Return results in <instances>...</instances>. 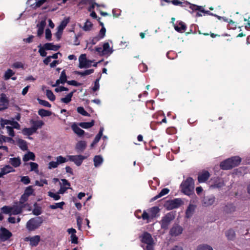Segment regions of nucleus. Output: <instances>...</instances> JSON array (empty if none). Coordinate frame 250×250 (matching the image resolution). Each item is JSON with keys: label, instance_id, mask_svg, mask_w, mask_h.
<instances>
[{"label": "nucleus", "instance_id": "nucleus-1", "mask_svg": "<svg viewBox=\"0 0 250 250\" xmlns=\"http://www.w3.org/2000/svg\"><path fill=\"white\" fill-rule=\"evenodd\" d=\"M241 158L237 156L231 157L220 163V167L223 170H229L238 166L241 162Z\"/></svg>", "mask_w": 250, "mask_h": 250}, {"label": "nucleus", "instance_id": "nucleus-2", "mask_svg": "<svg viewBox=\"0 0 250 250\" xmlns=\"http://www.w3.org/2000/svg\"><path fill=\"white\" fill-rule=\"evenodd\" d=\"M194 182L191 177L188 178L181 184V188L183 193L186 195H190L194 190Z\"/></svg>", "mask_w": 250, "mask_h": 250}, {"label": "nucleus", "instance_id": "nucleus-3", "mask_svg": "<svg viewBox=\"0 0 250 250\" xmlns=\"http://www.w3.org/2000/svg\"><path fill=\"white\" fill-rule=\"evenodd\" d=\"M42 217H36L29 220L26 224V228L29 231H33L38 229L43 223Z\"/></svg>", "mask_w": 250, "mask_h": 250}, {"label": "nucleus", "instance_id": "nucleus-4", "mask_svg": "<svg viewBox=\"0 0 250 250\" xmlns=\"http://www.w3.org/2000/svg\"><path fill=\"white\" fill-rule=\"evenodd\" d=\"M175 218V216L172 212L167 213L161 221V228L163 229H167L171 221Z\"/></svg>", "mask_w": 250, "mask_h": 250}, {"label": "nucleus", "instance_id": "nucleus-5", "mask_svg": "<svg viewBox=\"0 0 250 250\" xmlns=\"http://www.w3.org/2000/svg\"><path fill=\"white\" fill-rule=\"evenodd\" d=\"M183 201L180 198H176L173 200L167 201L165 204V207L167 210H172L180 207Z\"/></svg>", "mask_w": 250, "mask_h": 250}, {"label": "nucleus", "instance_id": "nucleus-6", "mask_svg": "<svg viewBox=\"0 0 250 250\" xmlns=\"http://www.w3.org/2000/svg\"><path fill=\"white\" fill-rule=\"evenodd\" d=\"M12 236V233L7 229L1 227L0 228V241L5 242Z\"/></svg>", "mask_w": 250, "mask_h": 250}, {"label": "nucleus", "instance_id": "nucleus-7", "mask_svg": "<svg viewBox=\"0 0 250 250\" xmlns=\"http://www.w3.org/2000/svg\"><path fill=\"white\" fill-rule=\"evenodd\" d=\"M79 67L80 68H89L91 66L92 61L86 59L85 54H82L79 57Z\"/></svg>", "mask_w": 250, "mask_h": 250}, {"label": "nucleus", "instance_id": "nucleus-8", "mask_svg": "<svg viewBox=\"0 0 250 250\" xmlns=\"http://www.w3.org/2000/svg\"><path fill=\"white\" fill-rule=\"evenodd\" d=\"M25 242H29V245L31 247H37L41 241V237L37 235L34 236H28L23 239Z\"/></svg>", "mask_w": 250, "mask_h": 250}, {"label": "nucleus", "instance_id": "nucleus-9", "mask_svg": "<svg viewBox=\"0 0 250 250\" xmlns=\"http://www.w3.org/2000/svg\"><path fill=\"white\" fill-rule=\"evenodd\" d=\"M67 157L68 160L74 162L77 166H81L83 161L87 158V157L82 155H68Z\"/></svg>", "mask_w": 250, "mask_h": 250}, {"label": "nucleus", "instance_id": "nucleus-10", "mask_svg": "<svg viewBox=\"0 0 250 250\" xmlns=\"http://www.w3.org/2000/svg\"><path fill=\"white\" fill-rule=\"evenodd\" d=\"M183 229L180 226L175 224L171 228L169 231V234L171 236H177L181 234L183 232Z\"/></svg>", "mask_w": 250, "mask_h": 250}, {"label": "nucleus", "instance_id": "nucleus-11", "mask_svg": "<svg viewBox=\"0 0 250 250\" xmlns=\"http://www.w3.org/2000/svg\"><path fill=\"white\" fill-rule=\"evenodd\" d=\"M215 197L211 196H205L202 200V204L205 207H208L212 205L215 202Z\"/></svg>", "mask_w": 250, "mask_h": 250}, {"label": "nucleus", "instance_id": "nucleus-12", "mask_svg": "<svg viewBox=\"0 0 250 250\" xmlns=\"http://www.w3.org/2000/svg\"><path fill=\"white\" fill-rule=\"evenodd\" d=\"M141 241L142 243L146 244H150V243H154L151 235L147 232H145L143 233L142 236Z\"/></svg>", "mask_w": 250, "mask_h": 250}, {"label": "nucleus", "instance_id": "nucleus-13", "mask_svg": "<svg viewBox=\"0 0 250 250\" xmlns=\"http://www.w3.org/2000/svg\"><path fill=\"white\" fill-rule=\"evenodd\" d=\"M185 4L189 5L190 9H191L192 11H199L203 13L212 15V14L210 13L209 11H205L202 6H198L197 5L193 4H191L190 3H189L188 1L186 2Z\"/></svg>", "mask_w": 250, "mask_h": 250}, {"label": "nucleus", "instance_id": "nucleus-14", "mask_svg": "<svg viewBox=\"0 0 250 250\" xmlns=\"http://www.w3.org/2000/svg\"><path fill=\"white\" fill-rule=\"evenodd\" d=\"M210 174L208 171H204L198 175V180L199 183H204L208 180Z\"/></svg>", "mask_w": 250, "mask_h": 250}, {"label": "nucleus", "instance_id": "nucleus-15", "mask_svg": "<svg viewBox=\"0 0 250 250\" xmlns=\"http://www.w3.org/2000/svg\"><path fill=\"white\" fill-rule=\"evenodd\" d=\"M89 4L90 5L88 7L87 10L89 12H92V11H94V9L95 8V5L97 6H99L100 5L96 2H92L91 1L89 0H82L80 3V5H84V4Z\"/></svg>", "mask_w": 250, "mask_h": 250}, {"label": "nucleus", "instance_id": "nucleus-16", "mask_svg": "<svg viewBox=\"0 0 250 250\" xmlns=\"http://www.w3.org/2000/svg\"><path fill=\"white\" fill-rule=\"evenodd\" d=\"M46 24L45 20H42L37 24V26L38 28L37 31L38 36L40 37L43 34Z\"/></svg>", "mask_w": 250, "mask_h": 250}, {"label": "nucleus", "instance_id": "nucleus-17", "mask_svg": "<svg viewBox=\"0 0 250 250\" xmlns=\"http://www.w3.org/2000/svg\"><path fill=\"white\" fill-rule=\"evenodd\" d=\"M30 123L32 125V128H34V131L36 132L37 130L42 127L44 125V122L42 121H34L31 120L30 121Z\"/></svg>", "mask_w": 250, "mask_h": 250}, {"label": "nucleus", "instance_id": "nucleus-18", "mask_svg": "<svg viewBox=\"0 0 250 250\" xmlns=\"http://www.w3.org/2000/svg\"><path fill=\"white\" fill-rule=\"evenodd\" d=\"M24 207V205H20V206H14L13 207H11L12 210L11 212V214L17 215L21 213L22 211V209Z\"/></svg>", "mask_w": 250, "mask_h": 250}, {"label": "nucleus", "instance_id": "nucleus-19", "mask_svg": "<svg viewBox=\"0 0 250 250\" xmlns=\"http://www.w3.org/2000/svg\"><path fill=\"white\" fill-rule=\"evenodd\" d=\"M86 147V143L84 141H79L76 145V149L78 152H83Z\"/></svg>", "mask_w": 250, "mask_h": 250}, {"label": "nucleus", "instance_id": "nucleus-20", "mask_svg": "<svg viewBox=\"0 0 250 250\" xmlns=\"http://www.w3.org/2000/svg\"><path fill=\"white\" fill-rule=\"evenodd\" d=\"M73 131L79 136H82L84 134V131L80 128L76 124H74L71 126Z\"/></svg>", "mask_w": 250, "mask_h": 250}, {"label": "nucleus", "instance_id": "nucleus-21", "mask_svg": "<svg viewBox=\"0 0 250 250\" xmlns=\"http://www.w3.org/2000/svg\"><path fill=\"white\" fill-rule=\"evenodd\" d=\"M44 47L46 50L58 51L60 48L59 45H54L53 43H46L44 44Z\"/></svg>", "mask_w": 250, "mask_h": 250}, {"label": "nucleus", "instance_id": "nucleus-22", "mask_svg": "<svg viewBox=\"0 0 250 250\" xmlns=\"http://www.w3.org/2000/svg\"><path fill=\"white\" fill-rule=\"evenodd\" d=\"M195 207V206L194 205H189L186 211V216L187 218H188L192 216L194 212Z\"/></svg>", "mask_w": 250, "mask_h": 250}, {"label": "nucleus", "instance_id": "nucleus-23", "mask_svg": "<svg viewBox=\"0 0 250 250\" xmlns=\"http://www.w3.org/2000/svg\"><path fill=\"white\" fill-rule=\"evenodd\" d=\"M169 189H168L167 188H164L161 190V192L158 194H157V195H156L155 196L153 197L151 199V201H155V200H157L158 198L168 194L169 193Z\"/></svg>", "mask_w": 250, "mask_h": 250}, {"label": "nucleus", "instance_id": "nucleus-24", "mask_svg": "<svg viewBox=\"0 0 250 250\" xmlns=\"http://www.w3.org/2000/svg\"><path fill=\"white\" fill-rule=\"evenodd\" d=\"M187 26L186 24L183 21H180L178 24L174 26L175 30L178 32H184L186 29Z\"/></svg>", "mask_w": 250, "mask_h": 250}, {"label": "nucleus", "instance_id": "nucleus-25", "mask_svg": "<svg viewBox=\"0 0 250 250\" xmlns=\"http://www.w3.org/2000/svg\"><path fill=\"white\" fill-rule=\"evenodd\" d=\"M97 21H99L100 25H101L102 27L101 29L100 30V32H99V34L98 35V36L101 39H102L105 36V32H106V29L104 26L103 22L100 21V18H98V19H97Z\"/></svg>", "mask_w": 250, "mask_h": 250}, {"label": "nucleus", "instance_id": "nucleus-26", "mask_svg": "<svg viewBox=\"0 0 250 250\" xmlns=\"http://www.w3.org/2000/svg\"><path fill=\"white\" fill-rule=\"evenodd\" d=\"M76 91V90H74L70 93H68L65 97L62 98L61 101L65 104L69 103L71 101L73 94Z\"/></svg>", "mask_w": 250, "mask_h": 250}, {"label": "nucleus", "instance_id": "nucleus-27", "mask_svg": "<svg viewBox=\"0 0 250 250\" xmlns=\"http://www.w3.org/2000/svg\"><path fill=\"white\" fill-rule=\"evenodd\" d=\"M94 120H92L90 122H81L79 124V125L81 127L87 129L92 127L94 125Z\"/></svg>", "mask_w": 250, "mask_h": 250}, {"label": "nucleus", "instance_id": "nucleus-28", "mask_svg": "<svg viewBox=\"0 0 250 250\" xmlns=\"http://www.w3.org/2000/svg\"><path fill=\"white\" fill-rule=\"evenodd\" d=\"M224 210L226 213H231L235 210V207L232 204H228L224 207Z\"/></svg>", "mask_w": 250, "mask_h": 250}, {"label": "nucleus", "instance_id": "nucleus-29", "mask_svg": "<svg viewBox=\"0 0 250 250\" xmlns=\"http://www.w3.org/2000/svg\"><path fill=\"white\" fill-rule=\"evenodd\" d=\"M35 159V155L32 152L29 151L25 154L23 157V161L24 162L28 161L30 160L34 161Z\"/></svg>", "mask_w": 250, "mask_h": 250}, {"label": "nucleus", "instance_id": "nucleus-30", "mask_svg": "<svg viewBox=\"0 0 250 250\" xmlns=\"http://www.w3.org/2000/svg\"><path fill=\"white\" fill-rule=\"evenodd\" d=\"M94 165L95 167L100 166L103 162V159L101 155H96L93 159Z\"/></svg>", "mask_w": 250, "mask_h": 250}, {"label": "nucleus", "instance_id": "nucleus-31", "mask_svg": "<svg viewBox=\"0 0 250 250\" xmlns=\"http://www.w3.org/2000/svg\"><path fill=\"white\" fill-rule=\"evenodd\" d=\"M94 70L93 69H87L84 71H75L74 73L76 75H81V76H84L90 75L94 72Z\"/></svg>", "mask_w": 250, "mask_h": 250}, {"label": "nucleus", "instance_id": "nucleus-32", "mask_svg": "<svg viewBox=\"0 0 250 250\" xmlns=\"http://www.w3.org/2000/svg\"><path fill=\"white\" fill-rule=\"evenodd\" d=\"M103 53L105 54H111L112 53L113 51L110 48L109 44L108 42H105L103 44Z\"/></svg>", "mask_w": 250, "mask_h": 250}, {"label": "nucleus", "instance_id": "nucleus-33", "mask_svg": "<svg viewBox=\"0 0 250 250\" xmlns=\"http://www.w3.org/2000/svg\"><path fill=\"white\" fill-rule=\"evenodd\" d=\"M38 112V114L42 117L50 116L52 114L51 111L44 109H40Z\"/></svg>", "mask_w": 250, "mask_h": 250}, {"label": "nucleus", "instance_id": "nucleus-34", "mask_svg": "<svg viewBox=\"0 0 250 250\" xmlns=\"http://www.w3.org/2000/svg\"><path fill=\"white\" fill-rule=\"evenodd\" d=\"M10 162L15 167L20 166L21 164V159L19 158H11L10 159Z\"/></svg>", "mask_w": 250, "mask_h": 250}, {"label": "nucleus", "instance_id": "nucleus-35", "mask_svg": "<svg viewBox=\"0 0 250 250\" xmlns=\"http://www.w3.org/2000/svg\"><path fill=\"white\" fill-rule=\"evenodd\" d=\"M160 209L158 207H153L150 208L149 212L152 218L155 217L157 214L159 212Z\"/></svg>", "mask_w": 250, "mask_h": 250}, {"label": "nucleus", "instance_id": "nucleus-36", "mask_svg": "<svg viewBox=\"0 0 250 250\" xmlns=\"http://www.w3.org/2000/svg\"><path fill=\"white\" fill-rule=\"evenodd\" d=\"M1 170L4 175L9 173L11 172L15 171V169L9 165H6L3 167L1 168Z\"/></svg>", "mask_w": 250, "mask_h": 250}, {"label": "nucleus", "instance_id": "nucleus-37", "mask_svg": "<svg viewBox=\"0 0 250 250\" xmlns=\"http://www.w3.org/2000/svg\"><path fill=\"white\" fill-rule=\"evenodd\" d=\"M34 130V128H32V127H25L22 129V132L24 135L30 136L32 135L34 133H35Z\"/></svg>", "mask_w": 250, "mask_h": 250}, {"label": "nucleus", "instance_id": "nucleus-38", "mask_svg": "<svg viewBox=\"0 0 250 250\" xmlns=\"http://www.w3.org/2000/svg\"><path fill=\"white\" fill-rule=\"evenodd\" d=\"M225 234L226 237L229 240H233L235 237V232L232 229H230L226 231Z\"/></svg>", "mask_w": 250, "mask_h": 250}, {"label": "nucleus", "instance_id": "nucleus-39", "mask_svg": "<svg viewBox=\"0 0 250 250\" xmlns=\"http://www.w3.org/2000/svg\"><path fill=\"white\" fill-rule=\"evenodd\" d=\"M19 147L23 150L27 149V146L26 142L22 139H19L18 141Z\"/></svg>", "mask_w": 250, "mask_h": 250}, {"label": "nucleus", "instance_id": "nucleus-40", "mask_svg": "<svg viewBox=\"0 0 250 250\" xmlns=\"http://www.w3.org/2000/svg\"><path fill=\"white\" fill-rule=\"evenodd\" d=\"M15 74V72H13L11 69H8L5 72L4 79L5 80H8Z\"/></svg>", "mask_w": 250, "mask_h": 250}, {"label": "nucleus", "instance_id": "nucleus-41", "mask_svg": "<svg viewBox=\"0 0 250 250\" xmlns=\"http://www.w3.org/2000/svg\"><path fill=\"white\" fill-rule=\"evenodd\" d=\"M65 204L64 202L55 203L54 205H51L49 206L50 208L55 209L57 208H63V206Z\"/></svg>", "mask_w": 250, "mask_h": 250}, {"label": "nucleus", "instance_id": "nucleus-42", "mask_svg": "<svg viewBox=\"0 0 250 250\" xmlns=\"http://www.w3.org/2000/svg\"><path fill=\"white\" fill-rule=\"evenodd\" d=\"M92 26L93 24L87 20L84 23L83 27V30L85 31H90L91 29Z\"/></svg>", "mask_w": 250, "mask_h": 250}, {"label": "nucleus", "instance_id": "nucleus-43", "mask_svg": "<svg viewBox=\"0 0 250 250\" xmlns=\"http://www.w3.org/2000/svg\"><path fill=\"white\" fill-rule=\"evenodd\" d=\"M60 81L61 83L64 84L67 81V76L65 73V70H63L62 71L61 76L60 77Z\"/></svg>", "mask_w": 250, "mask_h": 250}, {"label": "nucleus", "instance_id": "nucleus-44", "mask_svg": "<svg viewBox=\"0 0 250 250\" xmlns=\"http://www.w3.org/2000/svg\"><path fill=\"white\" fill-rule=\"evenodd\" d=\"M11 207L4 206L1 208V212L4 214H11Z\"/></svg>", "mask_w": 250, "mask_h": 250}, {"label": "nucleus", "instance_id": "nucleus-45", "mask_svg": "<svg viewBox=\"0 0 250 250\" xmlns=\"http://www.w3.org/2000/svg\"><path fill=\"white\" fill-rule=\"evenodd\" d=\"M77 111L79 114H80L83 116H90V114L87 111H86L84 110V108L82 106H79V107H77Z\"/></svg>", "mask_w": 250, "mask_h": 250}, {"label": "nucleus", "instance_id": "nucleus-46", "mask_svg": "<svg viewBox=\"0 0 250 250\" xmlns=\"http://www.w3.org/2000/svg\"><path fill=\"white\" fill-rule=\"evenodd\" d=\"M69 22V20L68 19H66V20H63L61 24H60V25L58 27V29L62 31L63 32V30L64 29V28L66 26L67 24H68Z\"/></svg>", "mask_w": 250, "mask_h": 250}, {"label": "nucleus", "instance_id": "nucleus-47", "mask_svg": "<svg viewBox=\"0 0 250 250\" xmlns=\"http://www.w3.org/2000/svg\"><path fill=\"white\" fill-rule=\"evenodd\" d=\"M46 95L47 97L51 101H54L55 100V96L50 90H46Z\"/></svg>", "mask_w": 250, "mask_h": 250}, {"label": "nucleus", "instance_id": "nucleus-48", "mask_svg": "<svg viewBox=\"0 0 250 250\" xmlns=\"http://www.w3.org/2000/svg\"><path fill=\"white\" fill-rule=\"evenodd\" d=\"M29 164L30 166V171H34L35 172H38V165L34 162H30Z\"/></svg>", "mask_w": 250, "mask_h": 250}, {"label": "nucleus", "instance_id": "nucleus-49", "mask_svg": "<svg viewBox=\"0 0 250 250\" xmlns=\"http://www.w3.org/2000/svg\"><path fill=\"white\" fill-rule=\"evenodd\" d=\"M60 194L54 193L50 191L48 192V195L51 198H53L54 200H58L61 198V196L59 195Z\"/></svg>", "mask_w": 250, "mask_h": 250}, {"label": "nucleus", "instance_id": "nucleus-50", "mask_svg": "<svg viewBox=\"0 0 250 250\" xmlns=\"http://www.w3.org/2000/svg\"><path fill=\"white\" fill-rule=\"evenodd\" d=\"M38 47L39 48V52L40 55L42 57H45L47 55V53L45 51L46 49H45V47H44V46L42 47L41 44L39 45Z\"/></svg>", "mask_w": 250, "mask_h": 250}, {"label": "nucleus", "instance_id": "nucleus-51", "mask_svg": "<svg viewBox=\"0 0 250 250\" xmlns=\"http://www.w3.org/2000/svg\"><path fill=\"white\" fill-rule=\"evenodd\" d=\"M37 100L40 104H41L44 106L47 107H50L51 106V104L47 101H45L44 100H42L39 98H38Z\"/></svg>", "mask_w": 250, "mask_h": 250}, {"label": "nucleus", "instance_id": "nucleus-52", "mask_svg": "<svg viewBox=\"0 0 250 250\" xmlns=\"http://www.w3.org/2000/svg\"><path fill=\"white\" fill-rule=\"evenodd\" d=\"M29 196L23 194L20 199L19 204L21 205H24V203L28 200Z\"/></svg>", "mask_w": 250, "mask_h": 250}, {"label": "nucleus", "instance_id": "nucleus-53", "mask_svg": "<svg viewBox=\"0 0 250 250\" xmlns=\"http://www.w3.org/2000/svg\"><path fill=\"white\" fill-rule=\"evenodd\" d=\"M56 159L58 163V165L65 163L68 160V159L67 160L66 158L63 157L61 155L57 157Z\"/></svg>", "mask_w": 250, "mask_h": 250}, {"label": "nucleus", "instance_id": "nucleus-54", "mask_svg": "<svg viewBox=\"0 0 250 250\" xmlns=\"http://www.w3.org/2000/svg\"><path fill=\"white\" fill-rule=\"evenodd\" d=\"M33 192L34 189L32 186H30L26 188L24 194L29 196L33 194Z\"/></svg>", "mask_w": 250, "mask_h": 250}, {"label": "nucleus", "instance_id": "nucleus-55", "mask_svg": "<svg viewBox=\"0 0 250 250\" xmlns=\"http://www.w3.org/2000/svg\"><path fill=\"white\" fill-rule=\"evenodd\" d=\"M43 4V3L42 1V0H39L38 1L35 2L33 4H31L30 6L33 9H36V8L41 6Z\"/></svg>", "mask_w": 250, "mask_h": 250}, {"label": "nucleus", "instance_id": "nucleus-56", "mask_svg": "<svg viewBox=\"0 0 250 250\" xmlns=\"http://www.w3.org/2000/svg\"><path fill=\"white\" fill-rule=\"evenodd\" d=\"M5 128L7 129V133L10 136L13 137L15 136V132L13 127L10 126H6Z\"/></svg>", "mask_w": 250, "mask_h": 250}, {"label": "nucleus", "instance_id": "nucleus-57", "mask_svg": "<svg viewBox=\"0 0 250 250\" xmlns=\"http://www.w3.org/2000/svg\"><path fill=\"white\" fill-rule=\"evenodd\" d=\"M197 250H213L212 247L207 245H200L197 248Z\"/></svg>", "mask_w": 250, "mask_h": 250}, {"label": "nucleus", "instance_id": "nucleus-58", "mask_svg": "<svg viewBox=\"0 0 250 250\" xmlns=\"http://www.w3.org/2000/svg\"><path fill=\"white\" fill-rule=\"evenodd\" d=\"M10 120L1 118L0 120V124L1 128H4L5 127V125H10Z\"/></svg>", "mask_w": 250, "mask_h": 250}, {"label": "nucleus", "instance_id": "nucleus-59", "mask_svg": "<svg viewBox=\"0 0 250 250\" xmlns=\"http://www.w3.org/2000/svg\"><path fill=\"white\" fill-rule=\"evenodd\" d=\"M10 125L12 126V127H13V128L17 129H20V125L16 121L10 120Z\"/></svg>", "mask_w": 250, "mask_h": 250}, {"label": "nucleus", "instance_id": "nucleus-60", "mask_svg": "<svg viewBox=\"0 0 250 250\" xmlns=\"http://www.w3.org/2000/svg\"><path fill=\"white\" fill-rule=\"evenodd\" d=\"M21 181L25 185H28L30 183V179L28 176H22Z\"/></svg>", "mask_w": 250, "mask_h": 250}, {"label": "nucleus", "instance_id": "nucleus-61", "mask_svg": "<svg viewBox=\"0 0 250 250\" xmlns=\"http://www.w3.org/2000/svg\"><path fill=\"white\" fill-rule=\"evenodd\" d=\"M99 79H97L94 82V85L92 88V90L94 92H95L99 89L100 84H99Z\"/></svg>", "mask_w": 250, "mask_h": 250}, {"label": "nucleus", "instance_id": "nucleus-62", "mask_svg": "<svg viewBox=\"0 0 250 250\" xmlns=\"http://www.w3.org/2000/svg\"><path fill=\"white\" fill-rule=\"evenodd\" d=\"M58 165L57 161H51L49 163L48 168L49 169L55 168L57 167Z\"/></svg>", "mask_w": 250, "mask_h": 250}, {"label": "nucleus", "instance_id": "nucleus-63", "mask_svg": "<svg viewBox=\"0 0 250 250\" xmlns=\"http://www.w3.org/2000/svg\"><path fill=\"white\" fill-rule=\"evenodd\" d=\"M10 142L14 143V141L11 137H6L2 135V138H1V143L2 142Z\"/></svg>", "mask_w": 250, "mask_h": 250}, {"label": "nucleus", "instance_id": "nucleus-64", "mask_svg": "<svg viewBox=\"0 0 250 250\" xmlns=\"http://www.w3.org/2000/svg\"><path fill=\"white\" fill-rule=\"evenodd\" d=\"M51 37H52L51 32L49 28H47L45 30V38L48 41H51Z\"/></svg>", "mask_w": 250, "mask_h": 250}]
</instances>
